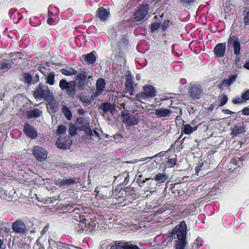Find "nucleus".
<instances>
[{
	"mask_svg": "<svg viewBox=\"0 0 249 249\" xmlns=\"http://www.w3.org/2000/svg\"><path fill=\"white\" fill-rule=\"evenodd\" d=\"M187 226L184 221H181L174 228V235L173 239L177 238L176 243V249H184L186 243Z\"/></svg>",
	"mask_w": 249,
	"mask_h": 249,
	"instance_id": "obj_1",
	"label": "nucleus"
},
{
	"mask_svg": "<svg viewBox=\"0 0 249 249\" xmlns=\"http://www.w3.org/2000/svg\"><path fill=\"white\" fill-rule=\"evenodd\" d=\"M227 47L228 51L233 52L236 56L241 55L242 46L237 36L230 34L227 41Z\"/></svg>",
	"mask_w": 249,
	"mask_h": 249,
	"instance_id": "obj_2",
	"label": "nucleus"
},
{
	"mask_svg": "<svg viewBox=\"0 0 249 249\" xmlns=\"http://www.w3.org/2000/svg\"><path fill=\"white\" fill-rule=\"evenodd\" d=\"M156 95V90L155 87L152 85H146L143 87V91L138 93L135 96L136 100L143 103V100L149 98H153Z\"/></svg>",
	"mask_w": 249,
	"mask_h": 249,
	"instance_id": "obj_3",
	"label": "nucleus"
},
{
	"mask_svg": "<svg viewBox=\"0 0 249 249\" xmlns=\"http://www.w3.org/2000/svg\"><path fill=\"white\" fill-rule=\"evenodd\" d=\"M59 87L62 90H65L67 95L73 98L76 92L75 81L67 82L65 79H61L59 82Z\"/></svg>",
	"mask_w": 249,
	"mask_h": 249,
	"instance_id": "obj_4",
	"label": "nucleus"
},
{
	"mask_svg": "<svg viewBox=\"0 0 249 249\" xmlns=\"http://www.w3.org/2000/svg\"><path fill=\"white\" fill-rule=\"evenodd\" d=\"M174 235V228L171 232H168L167 234L157 236L155 238V242L159 247L163 248L171 244Z\"/></svg>",
	"mask_w": 249,
	"mask_h": 249,
	"instance_id": "obj_5",
	"label": "nucleus"
},
{
	"mask_svg": "<svg viewBox=\"0 0 249 249\" xmlns=\"http://www.w3.org/2000/svg\"><path fill=\"white\" fill-rule=\"evenodd\" d=\"M89 121L83 117H80L76 120V124L78 125L79 129L83 131L86 134V139H91L93 132L89 126Z\"/></svg>",
	"mask_w": 249,
	"mask_h": 249,
	"instance_id": "obj_6",
	"label": "nucleus"
},
{
	"mask_svg": "<svg viewBox=\"0 0 249 249\" xmlns=\"http://www.w3.org/2000/svg\"><path fill=\"white\" fill-rule=\"evenodd\" d=\"M52 93L45 85H39L34 92V97L36 99H44L46 100Z\"/></svg>",
	"mask_w": 249,
	"mask_h": 249,
	"instance_id": "obj_7",
	"label": "nucleus"
},
{
	"mask_svg": "<svg viewBox=\"0 0 249 249\" xmlns=\"http://www.w3.org/2000/svg\"><path fill=\"white\" fill-rule=\"evenodd\" d=\"M32 154L35 159L38 161H44L47 158V151L39 146H34L33 147Z\"/></svg>",
	"mask_w": 249,
	"mask_h": 249,
	"instance_id": "obj_8",
	"label": "nucleus"
},
{
	"mask_svg": "<svg viewBox=\"0 0 249 249\" xmlns=\"http://www.w3.org/2000/svg\"><path fill=\"white\" fill-rule=\"evenodd\" d=\"M12 230L14 232L19 234H25L27 231L25 223L21 220H17L12 224Z\"/></svg>",
	"mask_w": 249,
	"mask_h": 249,
	"instance_id": "obj_9",
	"label": "nucleus"
},
{
	"mask_svg": "<svg viewBox=\"0 0 249 249\" xmlns=\"http://www.w3.org/2000/svg\"><path fill=\"white\" fill-rule=\"evenodd\" d=\"M106 82L104 79L99 78L96 83V91L92 95L93 99H96L105 91Z\"/></svg>",
	"mask_w": 249,
	"mask_h": 249,
	"instance_id": "obj_10",
	"label": "nucleus"
},
{
	"mask_svg": "<svg viewBox=\"0 0 249 249\" xmlns=\"http://www.w3.org/2000/svg\"><path fill=\"white\" fill-rule=\"evenodd\" d=\"M109 249H140L137 246L132 245L130 243H124L123 242L115 241L114 244L112 245Z\"/></svg>",
	"mask_w": 249,
	"mask_h": 249,
	"instance_id": "obj_11",
	"label": "nucleus"
},
{
	"mask_svg": "<svg viewBox=\"0 0 249 249\" xmlns=\"http://www.w3.org/2000/svg\"><path fill=\"white\" fill-rule=\"evenodd\" d=\"M148 12V5H141L138 10L134 13V18L137 21L143 19Z\"/></svg>",
	"mask_w": 249,
	"mask_h": 249,
	"instance_id": "obj_12",
	"label": "nucleus"
},
{
	"mask_svg": "<svg viewBox=\"0 0 249 249\" xmlns=\"http://www.w3.org/2000/svg\"><path fill=\"white\" fill-rule=\"evenodd\" d=\"M226 45L225 42L218 43L216 45L213 50L215 57L221 58L224 56L226 51Z\"/></svg>",
	"mask_w": 249,
	"mask_h": 249,
	"instance_id": "obj_13",
	"label": "nucleus"
},
{
	"mask_svg": "<svg viewBox=\"0 0 249 249\" xmlns=\"http://www.w3.org/2000/svg\"><path fill=\"white\" fill-rule=\"evenodd\" d=\"M23 131L26 135L32 139H35L37 137L36 130L28 123L25 124Z\"/></svg>",
	"mask_w": 249,
	"mask_h": 249,
	"instance_id": "obj_14",
	"label": "nucleus"
},
{
	"mask_svg": "<svg viewBox=\"0 0 249 249\" xmlns=\"http://www.w3.org/2000/svg\"><path fill=\"white\" fill-rule=\"evenodd\" d=\"M124 122L129 125L137 124L140 122V115L139 113L131 115H125L124 117Z\"/></svg>",
	"mask_w": 249,
	"mask_h": 249,
	"instance_id": "obj_15",
	"label": "nucleus"
},
{
	"mask_svg": "<svg viewBox=\"0 0 249 249\" xmlns=\"http://www.w3.org/2000/svg\"><path fill=\"white\" fill-rule=\"evenodd\" d=\"M125 89L130 95L134 94V88L133 86V77L130 73L128 74L125 79Z\"/></svg>",
	"mask_w": 249,
	"mask_h": 249,
	"instance_id": "obj_16",
	"label": "nucleus"
},
{
	"mask_svg": "<svg viewBox=\"0 0 249 249\" xmlns=\"http://www.w3.org/2000/svg\"><path fill=\"white\" fill-rule=\"evenodd\" d=\"M56 145L58 148L60 149H68L70 147V138L65 137L57 139L56 142Z\"/></svg>",
	"mask_w": 249,
	"mask_h": 249,
	"instance_id": "obj_17",
	"label": "nucleus"
},
{
	"mask_svg": "<svg viewBox=\"0 0 249 249\" xmlns=\"http://www.w3.org/2000/svg\"><path fill=\"white\" fill-rule=\"evenodd\" d=\"M76 183L74 178L58 179L56 180L55 184L60 187H65Z\"/></svg>",
	"mask_w": 249,
	"mask_h": 249,
	"instance_id": "obj_18",
	"label": "nucleus"
},
{
	"mask_svg": "<svg viewBox=\"0 0 249 249\" xmlns=\"http://www.w3.org/2000/svg\"><path fill=\"white\" fill-rule=\"evenodd\" d=\"M231 135L233 136H238L245 131V126L243 122L238 123L231 128Z\"/></svg>",
	"mask_w": 249,
	"mask_h": 249,
	"instance_id": "obj_19",
	"label": "nucleus"
},
{
	"mask_svg": "<svg viewBox=\"0 0 249 249\" xmlns=\"http://www.w3.org/2000/svg\"><path fill=\"white\" fill-rule=\"evenodd\" d=\"M95 53V52H92L87 54L83 55L81 57V60L83 63L87 64H94L96 59Z\"/></svg>",
	"mask_w": 249,
	"mask_h": 249,
	"instance_id": "obj_20",
	"label": "nucleus"
},
{
	"mask_svg": "<svg viewBox=\"0 0 249 249\" xmlns=\"http://www.w3.org/2000/svg\"><path fill=\"white\" fill-rule=\"evenodd\" d=\"M237 77V74H232L229 76L228 79L222 80L218 86L219 88L222 89L224 87H229L235 82Z\"/></svg>",
	"mask_w": 249,
	"mask_h": 249,
	"instance_id": "obj_21",
	"label": "nucleus"
},
{
	"mask_svg": "<svg viewBox=\"0 0 249 249\" xmlns=\"http://www.w3.org/2000/svg\"><path fill=\"white\" fill-rule=\"evenodd\" d=\"M97 13L98 18L103 21H106L109 18L110 15L109 12L103 7L98 8Z\"/></svg>",
	"mask_w": 249,
	"mask_h": 249,
	"instance_id": "obj_22",
	"label": "nucleus"
},
{
	"mask_svg": "<svg viewBox=\"0 0 249 249\" xmlns=\"http://www.w3.org/2000/svg\"><path fill=\"white\" fill-rule=\"evenodd\" d=\"M172 112L169 109L160 108L155 110V114L158 117L164 118L170 116Z\"/></svg>",
	"mask_w": 249,
	"mask_h": 249,
	"instance_id": "obj_23",
	"label": "nucleus"
},
{
	"mask_svg": "<svg viewBox=\"0 0 249 249\" xmlns=\"http://www.w3.org/2000/svg\"><path fill=\"white\" fill-rule=\"evenodd\" d=\"M115 106L114 104L109 103H103L101 104L100 108L103 111L104 114L103 115L105 117V113L109 112L112 113L113 110L115 109Z\"/></svg>",
	"mask_w": 249,
	"mask_h": 249,
	"instance_id": "obj_24",
	"label": "nucleus"
},
{
	"mask_svg": "<svg viewBox=\"0 0 249 249\" xmlns=\"http://www.w3.org/2000/svg\"><path fill=\"white\" fill-rule=\"evenodd\" d=\"M169 178L168 175L165 173H159L156 174L152 178L158 183H162L165 182Z\"/></svg>",
	"mask_w": 249,
	"mask_h": 249,
	"instance_id": "obj_25",
	"label": "nucleus"
},
{
	"mask_svg": "<svg viewBox=\"0 0 249 249\" xmlns=\"http://www.w3.org/2000/svg\"><path fill=\"white\" fill-rule=\"evenodd\" d=\"M201 92V90L199 87L197 86H193L190 89L189 93L190 96L196 99L199 98Z\"/></svg>",
	"mask_w": 249,
	"mask_h": 249,
	"instance_id": "obj_26",
	"label": "nucleus"
},
{
	"mask_svg": "<svg viewBox=\"0 0 249 249\" xmlns=\"http://www.w3.org/2000/svg\"><path fill=\"white\" fill-rule=\"evenodd\" d=\"M46 100L53 112H56L58 110V104L56 103L53 94Z\"/></svg>",
	"mask_w": 249,
	"mask_h": 249,
	"instance_id": "obj_27",
	"label": "nucleus"
},
{
	"mask_svg": "<svg viewBox=\"0 0 249 249\" xmlns=\"http://www.w3.org/2000/svg\"><path fill=\"white\" fill-rule=\"evenodd\" d=\"M42 113V111L39 109L36 108L30 111H28L27 114L28 118H33L40 116Z\"/></svg>",
	"mask_w": 249,
	"mask_h": 249,
	"instance_id": "obj_28",
	"label": "nucleus"
},
{
	"mask_svg": "<svg viewBox=\"0 0 249 249\" xmlns=\"http://www.w3.org/2000/svg\"><path fill=\"white\" fill-rule=\"evenodd\" d=\"M197 126H196L193 127L191 125L186 124L183 126V132L185 134H190L196 131L197 129Z\"/></svg>",
	"mask_w": 249,
	"mask_h": 249,
	"instance_id": "obj_29",
	"label": "nucleus"
},
{
	"mask_svg": "<svg viewBox=\"0 0 249 249\" xmlns=\"http://www.w3.org/2000/svg\"><path fill=\"white\" fill-rule=\"evenodd\" d=\"M85 222L87 232L91 231L95 228L96 223L94 221L91 220L85 219Z\"/></svg>",
	"mask_w": 249,
	"mask_h": 249,
	"instance_id": "obj_30",
	"label": "nucleus"
},
{
	"mask_svg": "<svg viewBox=\"0 0 249 249\" xmlns=\"http://www.w3.org/2000/svg\"><path fill=\"white\" fill-rule=\"evenodd\" d=\"M55 73L54 72H50L45 78V82L50 85H53L54 84Z\"/></svg>",
	"mask_w": 249,
	"mask_h": 249,
	"instance_id": "obj_31",
	"label": "nucleus"
},
{
	"mask_svg": "<svg viewBox=\"0 0 249 249\" xmlns=\"http://www.w3.org/2000/svg\"><path fill=\"white\" fill-rule=\"evenodd\" d=\"M75 229L77 230L79 232H82L83 231H86V227L85 226V220L81 221L76 225Z\"/></svg>",
	"mask_w": 249,
	"mask_h": 249,
	"instance_id": "obj_32",
	"label": "nucleus"
},
{
	"mask_svg": "<svg viewBox=\"0 0 249 249\" xmlns=\"http://www.w3.org/2000/svg\"><path fill=\"white\" fill-rule=\"evenodd\" d=\"M63 113L68 120L70 121L71 120L72 113L70 109L68 108V107H67L66 106L63 107Z\"/></svg>",
	"mask_w": 249,
	"mask_h": 249,
	"instance_id": "obj_33",
	"label": "nucleus"
},
{
	"mask_svg": "<svg viewBox=\"0 0 249 249\" xmlns=\"http://www.w3.org/2000/svg\"><path fill=\"white\" fill-rule=\"evenodd\" d=\"M12 68V64L11 63L1 62L0 65V69L3 72L7 71L10 69Z\"/></svg>",
	"mask_w": 249,
	"mask_h": 249,
	"instance_id": "obj_34",
	"label": "nucleus"
},
{
	"mask_svg": "<svg viewBox=\"0 0 249 249\" xmlns=\"http://www.w3.org/2000/svg\"><path fill=\"white\" fill-rule=\"evenodd\" d=\"M55 244H56L57 246L62 247L63 248H65V249H79V248H77L76 247L71 245H69L67 244H64L63 243H61L60 242H57V243H54Z\"/></svg>",
	"mask_w": 249,
	"mask_h": 249,
	"instance_id": "obj_35",
	"label": "nucleus"
},
{
	"mask_svg": "<svg viewBox=\"0 0 249 249\" xmlns=\"http://www.w3.org/2000/svg\"><path fill=\"white\" fill-rule=\"evenodd\" d=\"M87 77V72L83 71L79 73H78L76 76V80H81V81H84L86 80Z\"/></svg>",
	"mask_w": 249,
	"mask_h": 249,
	"instance_id": "obj_36",
	"label": "nucleus"
},
{
	"mask_svg": "<svg viewBox=\"0 0 249 249\" xmlns=\"http://www.w3.org/2000/svg\"><path fill=\"white\" fill-rule=\"evenodd\" d=\"M203 240L201 238L198 237L194 242L193 248L198 249L203 245Z\"/></svg>",
	"mask_w": 249,
	"mask_h": 249,
	"instance_id": "obj_37",
	"label": "nucleus"
},
{
	"mask_svg": "<svg viewBox=\"0 0 249 249\" xmlns=\"http://www.w3.org/2000/svg\"><path fill=\"white\" fill-rule=\"evenodd\" d=\"M66 130L67 127L66 126L62 124L59 125L57 129V134L58 135H63L66 132Z\"/></svg>",
	"mask_w": 249,
	"mask_h": 249,
	"instance_id": "obj_38",
	"label": "nucleus"
},
{
	"mask_svg": "<svg viewBox=\"0 0 249 249\" xmlns=\"http://www.w3.org/2000/svg\"><path fill=\"white\" fill-rule=\"evenodd\" d=\"M219 98L220 103L219 104L218 106L221 107L225 105L227 103L228 100L227 96L225 94H223L221 96H219Z\"/></svg>",
	"mask_w": 249,
	"mask_h": 249,
	"instance_id": "obj_39",
	"label": "nucleus"
},
{
	"mask_svg": "<svg viewBox=\"0 0 249 249\" xmlns=\"http://www.w3.org/2000/svg\"><path fill=\"white\" fill-rule=\"evenodd\" d=\"M69 131L70 135H71V136H73L76 134L77 128L74 125L71 124L70 125Z\"/></svg>",
	"mask_w": 249,
	"mask_h": 249,
	"instance_id": "obj_40",
	"label": "nucleus"
},
{
	"mask_svg": "<svg viewBox=\"0 0 249 249\" xmlns=\"http://www.w3.org/2000/svg\"><path fill=\"white\" fill-rule=\"evenodd\" d=\"M24 78L25 82L30 85L33 80L32 76L31 74L28 73H25L24 74Z\"/></svg>",
	"mask_w": 249,
	"mask_h": 249,
	"instance_id": "obj_41",
	"label": "nucleus"
},
{
	"mask_svg": "<svg viewBox=\"0 0 249 249\" xmlns=\"http://www.w3.org/2000/svg\"><path fill=\"white\" fill-rule=\"evenodd\" d=\"M77 81H78L77 87L79 88V89H83L86 85V80H84V81L77 80Z\"/></svg>",
	"mask_w": 249,
	"mask_h": 249,
	"instance_id": "obj_42",
	"label": "nucleus"
},
{
	"mask_svg": "<svg viewBox=\"0 0 249 249\" xmlns=\"http://www.w3.org/2000/svg\"><path fill=\"white\" fill-rule=\"evenodd\" d=\"M176 162H177L176 159H175V158L169 159H168V160L167 162V164L168 165V167H173L174 165H175V164H176Z\"/></svg>",
	"mask_w": 249,
	"mask_h": 249,
	"instance_id": "obj_43",
	"label": "nucleus"
},
{
	"mask_svg": "<svg viewBox=\"0 0 249 249\" xmlns=\"http://www.w3.org/2000/svg\"><path fill=\"white\" fill-rule=\"evenodd\" d=\"M244 22L245 25L247 26L249 25V9L247 12L246 13L244 18Z\"/></svg>",
	"mask_w": 249,
	"mask_h": 249,
	"instance_id": "obj_44",
	"label": "nucleus"
},
{
	"mask_svg": "<svg viewBox=\"0 0 249 249\" xmlns=\"http://www.w3.org/2000/svg\"><path fill=\"white\" fill-rule=\"evenodd\" d=\"M243 101L249 100V89L246 90L241 95Z\"/></svg>",
	"mask_w": 249,
	"mask_h": 249,
	"instance_id": "obj_45",
	"label": "nucleus"
},
{
	"mask_svg": "<svg viewBox=\"0 0 249 249\" xmlns=\"http://www.w3.org/2000/svg\"><path fill=\"white\" fill-rule=\"evenodd\" d=\"M231 101L232 103L234 104H241L244 102V101L242 97H237L233 98Z\"/></svg>",
	"mask_w": 249,
	"mask_h": 249,
	"instance_id": "obj_46",
	"label": "nucleus"
},
{
	"mask_svg": "<svg viewBox=\"0 0 249 249\" xmlns=\"http://www.w3.org/2000/svg\"><path fill=\"white\" fill-rule=\"evenodd\" d=\"M57 20L56 18H53V17H50L47 20V23L49 25H54L56 24Z\"/></svg>",
	"mask_w": 249,
	"mask_h": 249,
	"instance_id": "obj_47",
	"label": "nucleus"
},
{
	"mask_svg": "<svg viewBox=\"0 0 249 249\" xmlns=\"http://www.w3.org/2000/svg\"><path fill=\"white\" fill-rule=\"evenodd\" d=\"M137 62L142 67L145 66L147 64L145 59H138Z\"/></svg>",
	"mask_w": 249,
	"mask_h": 249,
	"instance_id": "obj_48",
	"label": "nucleus"
},
{
	"mask_svg": "<svg viewBox=\"0 0 249 249\" xmlns=\"http://www.w3.org/2000/svg\"><path fill=\"white\" fill-rule=\"evenodd\" d=\"M196 0H180V2L185 6L190 5L191 3L195 2Z\"/></svg>",
	"mask_w": 249,
	"mask_h": 249,
	"instance_id": "obj_49",
	"label": "nucleus"
},
{
	"mask_svg": "<svg viewBox=\"0 0 249 249\" xmlns=\"http://www.w3.org/2000/svg\"><path fill=\"white\" fill-rule=\"evenodd\" d=\"M160 27L159 23L157 22L153 23L151 24V29L152 31H155L158 29Z\"/></svg>",
	"mask_w": 249,
	"mask_h": 249,
	"instance_id": "obj_50",
	"label": "nucleus"
},
{
	"mask_svg": "<svg viewBox=\"0 0 249 249\" xmlns=\"http://www.w3.org/2000/svg\"><path fill=\"white\" fill-rule=\"evenodd\" d=\"M9 15L10 16L11 18H13V19L15 18V15L16 14H18V13H17V10L14 9H11L9 12Z\"/></svg>",
	"mask_w": 249,
	"mask_h": 249,
	"instance_id": "obj_51",
	"label": "nucleus"
},
{
	"mask_svg": "<svg viewBox=\"0 0 249 249\" xmlns=\"http://www.w3.org/2000/svg\"><path fill=\"white\" fill-rule=\"evenodd\" d=\"M65 205L67 209L69 211H71V208H74V207L76 206V204L73 202H71L69 203L68 204H66Z\"/></svg>",
	"mask_w": 249,
	"mask_h": 249,
	"instance_id": "obj_52",
	"label": "nucleus"
},
{
	"mask_svg": "<svg viewBox=\"0 0 249 249\" xmlns=\"http://www.w3.org/2000/svg\"><path fill=\"white\" fill-rule=\"evenodd\" d=\"M164 153H165L164 151H162V152H160L156 154L155 155H154V156H153L152 157H147V159H153V158H154L155 157H162V156H163L164 155Z\"/></svg>",
	"mask_w": 249,
	"mask_h": 249,
	"instance_id": "obj_53",
	"label": "nucleus"
},
{
	"mask_svg": "<svg viewBox=\"0 0 249 249\" xmlns=\"http://www.w3.org/2000/svg\"><path fill=\"white\" fill-rule=\"evenodd\" d=\"M61 73L66 76H70V70H68L66 69H62L61 70Z\"/></svg>",
	"mask_w": 249,
	"mask_h": 249,
	"instance_id": "obj_54",
	"label": "nucleus"
},
{
	"mask_svg": "<svg viewBox=\"0 0 249 249\" xmlns=\"http://www.w3.org/2000/svg\"><path fill=\"white\" fill-rule=\"evenodd\" d=\"M222 112L227 115H232L235 113V112H232L228 109H223L222 110Z\"/></svg>",
	"mask_w": 249,
	"mask_h": 249,
	"instance_id": "obj_55",
	"label": "nucleus"
},
{
	"mask_svg": "<svg viewBox=\"0 0 249 249\" xmlns=\"http://www.w3.org/2000/svg\"><path fill=\"white\" fill-rule=\"evenodd\" d=\"M92 132H93V134H94L95 135L96 139H97V141H99L101 139V138L100 136V135H99L98 132L96 130L94 129L93 131H92Z\"/></svg>",
	"mask_w": 249,
	"mask_h": 249,
	"instance_id": "obj_56",
	"label": "nucleus"
},
{
	"mask_svg": "<svg viewBox=\"0 0 249 249\" xmlns=\"http://www.w3.org/2000/svg\"><path fill=\"white\" fill-rule=\"evenodd\" d=\"M5 245L3 242V237H0V249H5Z\"/></svg>",
	"mask_w": 249,
	"mask_h": 249,
	"instance_id": "obj_57",
	"label": "nucleus"
},
{
	"mask_svg": "<svg viewBox=\"0 0 249 249\" xmlns=\"http://www.w3.org/2000/svg\"><path fill=\"white\" fill-rule=\"evenodd\" d=\"M242 114L245 115H249V107H246L242 110Z\"/></svg>",
	"mask_w": 249,
	"mask_h": 249,
	"instance_id": "obj_58",
	"label": "nucleus"
},
{
	"mask_svg": "<svg viewBox=\"0 0 249 249\" xmlns=\"http://www.w3.org/2000/svg\"><path fill=\"white\" fill-rule=\"evenodd\" d=\"M144 44H146V42L144 41H142L140 43H139L137 45V50L138 51H139L140 52H142V51L141 50V47H142V45Z\"/></svg>",
	"mask_w": 249,
	"mask_h": 249,
	"instance_id": "obj_59",
	"label": "nucleus"
},
{
	"mask_svg": "<svg viewBox=\"0 0 249 249\" xmlns=\"http://www.w3.org/2000/svg\"><path fill=\"white\" fill-rule=\"evenodd\" d=\"M52 7V5H50L49 7V10H48V15H49V18L50 17H53V16H55L54 14L51 11H50V9Z\"/></svg>",
	"mask_w": 249,
	"mask_h": 249,
	"instance_id": "obj_60",
	"label": "nucleus"
},
{
	"mask_svg": "<svg viewBox=\"0 0 249 249\" xmlns=\"http://www.w3.org/2000/svg\"><path fill=\"white\" fill-rule=\"evenodd\" d=\"M70 72L71 73L70 76L74 75L77 74V71L73 69H70Z\"/></svg>",
	"mask_w": 249,
	"mask_h": 249,
	"instance_id": "obj_61",
	"label": "nucleus"
},
{
	"mask_svg": "<svg viewBox=\"0 0 249 249\" xmlns=\"http://www.w3.org/2000/svg\"><path fill=\"white\" fill-rule=\"evenodd\" d=\"M49 227L48 226H46L43 229V230L41 231V233L42 235L44 234L48 230Z\"/></svg>",
	"mask_w": 249,
	"mask_h": 249,
	"instance_id": "obj_62",
	"label": "nucleus"
},
{
	"mask_svg": "<svg viewBox=\"0 0 249 249\" xmlns=\"http://www.w3.org/2000/svg\"><path fill=\"white\" fill-rule=\"evenodd\" d=\"M100 249H109V246L106 243H103L101 245Z\"/></svg>",
	"mask_w": 249,
	"mask_h": 249,
	"instance_id": "obj_63",
	"label": "nucleus"
},
{
	"mask_svg": "<svg viewBox=\"0 0 249 249\" xmlns=\"http://www.w3.org/2000/svg\"><path fill=\"white\" fill-rule=\"evenodd\" d=\"M244 68L249 70V60H246L245 64L244 65Z\"/></svg>",
	"mask_w": 249,
	"mask_h": 249,
	"instance_id": "obj_64",
	"label": "nucleus"
}]
</instances>
